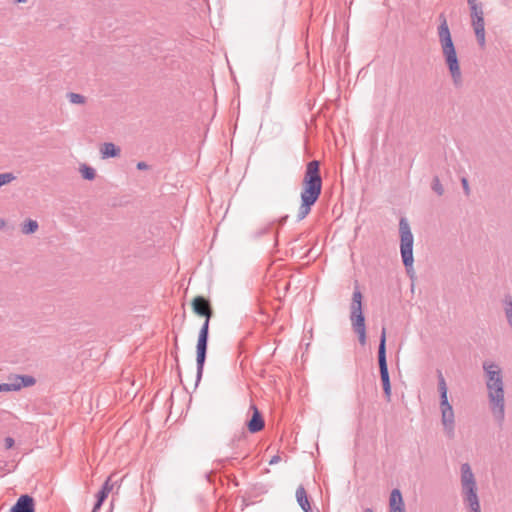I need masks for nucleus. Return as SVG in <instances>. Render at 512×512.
Instances as JSON below:
<instances>
[{
  "label": "nucleus",
  "mask_w": 512,
  "mask_h": 512,
  "mask_svg": "<svg viewBox=\"0 0 512 512\" xmlns=\"http://www.w3.org/2000/svg\"><path fill=\"white\" fill-rule=\"evenodd\" d=\"M322 192V177L320 173V161L312 160L306 164L300 194L301 204L297 213V220L307 217L312 207L319 199Z\"/></svg>",
  "instance_id": "nucleus-1"
},
{
  "label": "nucleus",
  "mask_w": 512,
  "mask_h": 512,
  "mask_svg": "<svg viewBox=\"0 0 512 512\" xmlns=\"http://www.w3.org/2000/svg\"><path fill=\"white\" fill-rule=\"evenodd\" d=\"M191 306L193 312L196 315L205 317V321L202 324L198 334L196 345V384H198L202 378L204 365L206 361L209 338V323L211 318L213 317V308L210 300L201 295L194 297V299L191 302Z\"/></svg>",
  "instance_id": "nucleus-2"
},
{
  "label": "nucleus",
  "mask_w": 512,
  "mask_h": 512,
  "mask_svg": "<svg viewBox=\"0 0 512 512\" xmlns=\"http://www.w3.org/2000/svg\"><path fill=\"white\" fill-rule=\"evenodd\" d=\"M438 20L439 26L437 28V35L441 47L442 56L449 71V74L451 76L453 85L456 88H459L463 84V76L460 68V62L458 59L457 51L452 40L451 32L445 14L441 13L438 17Z\"/></svg>",
  "instance_id": "nucleus-3"
},
{
  "label": "nucleus",
  "mask_w": 512,
  "mask_h": 512,
  "mask_svg": "<svg viewBox=\"0 0 512 512\" xmlns=\"http://www.w3.org/2000/svg\"><path fill=\"white\" fill-rule=\"evenodd\" d=\"M489 408L493 418L501 427L505 420V390L503 375L486 380Z\"/></svg>",
  "instance_id": "nucleus-4"
},
{
  "label": "nucleus",
  "mask_w": 512,
  "mask_h": 512,
  "mask_svg": "<svg viewBox=\"0 0 512 512\" xmlns=\"http://www.w3.org/2000/svg\"><path fill=\"white\" fill-rule=\"evenodd\" d=\"M438 391L440 394V412L443 431L448 439L455 438V414L448 401V388L441 371H438Z\"/></svg>",
  "instance_id": "nucleus-5"
},
{
  "label": "nucleus",
  "mask_w": 512,
  "mask_h": 512,
  "mask_svg": "<svg viewBox=\"0 0 512 512\" xmlns=\"http://www.w3.org/2000/svg\"><path fill=\"white\" fill-rule=\"evenodd\" d=\"M460 486L461 497L465 508L480 505L476 478L469 463L461 464Z\"/></svg>",
  "instance_id": "nucleus-6"
},
{
  "label": "nucleus",
  "mask_w": 512,
  "mask_h": 512,
  "mask_svg": "<svg viewBox=\"0 0 512 512\" xmlns=\"http://www.w3.org/2000/svg\"><path fill=\"white\" fill-rule=\"evenodd\" d=\"M362 299L363 295L356 286L350 304V321L353 331L358 335L359 343L364 346L366 344V326L362 310Z\"/></svg>",
  "instance_id": "nucleus-7"
},
{
  "label": "nucleus",
  "mask_w": 512,
  "mask_h": 512,
  "mask_svg": "<svg viewBox=\"0 0 512 512\" xmlns=\"http://www.w3.org/2000/svg\"><path fill=\"white\" fill-rule=\"evenodd\" d=\"M399 233H400V252L402 257L403 265L407 272L413 268V243L414 237L411 232L410 225L405 217H401L399 221Z\"/></svg>",
  "instance_id": "nucleus-8"
},
{
  "label": "nucleus",
  "mask_w": 512,
  "mask_h": 512,
  "mask_svg": "<svg viewBox=\"0 0 512 512\" xmlns=\"http://www.w3.org/2000/svg\"><path fill=\"white\" fill-rule=\"evenodd\" d=\"M378 364L380 370V378L383 386L384 395L387 401L391 399V383L387 365L386 357V328L383 327L381 331L379 346H378Z\"/></svg>",
  "instance_id": "nucleus-9"
},
{
  "label": "nucleus",
  "mask_w": 512,
  "mask_h": 512,
  "mask_svg": "<svg viewBox=\"0 0 512 512\" xmlns=\"http://www.w3.org/2000/svg\"><path fill=\"white\" fill-rule=\"evenodd\" d=\"M10 512H35V500L28 494L21 495L11 507Z\"/></svg>",
  "instance_id": "nucleus-10"
},
{
  "label": "nucleus",
  "mask_w": 512,
  "mask_h": 512,
  "mask_svg": "<svg viewBox=\"0 0 512 512\" xmlns=\"http://www.w3.org/2000/svg\"><path fill=\"white\" fill-rule=\"evenodd\" d=\"M250 409L253 411V414L251 419L247 421L246 426L250 433H257L264 428L265 422L261 412L254 404L251 405Z\"/></svg>",
  "instance_id": "nucleus-11"
},
{
  "label": "nucleus",
  "mask_w": 512,
  "mask_h": 512,
  "mask_svg": "<svg viewBox=\"0 0 512 512\" xmlns=\"http://www.w3.org/2000/svg\"><path fill=\"white\" fill-rule=\"evenodd\" d=\"M389 512H405V505L399 489H393L389 499Z\"/></svg>",
  "instance_id": "nucleus-12"
},
{
  "label": "nucleus",
  "mask_w": 512,
  "mask_h": 512,
  "mask_svg": "<svg viewBox=\"0 0 512 512\" xmlns=\"http://www.w3.org/2000/svg\"><path fill=\"white\" fill-rule=\"evenodd\" d=\"M471 25L473 27L477 42L481 48L485 47L486 39H485V22L484 18H477L471 20Z\"/></svg>",
  "instance_id": "nucleus-13"
},
{
  "label": "nucleus",
  "mask_w": 512,
  "mask_h": 512,
  "mask_svg": "<svg viewBox=\"0 0 512 512\" xmlns=\"http://www.w3.org/2000/svg\"><path fill=\"white\" fill-rule=\"evenodd\" d=\"M482 367L485 373L486 380H490L503 375L502 368L493 361H484Z\"/></svg>",
  "instance_id": "nucleus-14"
},
{
  "label": "nucleus",
  "mask_w": 512,
  "mask_h": 512,
  "mask_svg": "<svg viewBox=\"0 0 512 512\" xmlns=\"http://www.w3.org/2000/svg\"><path fill=\"white\" fill-rule=\"evenodd\" d=\"M296 500L304 512H312L309 497L303 485L298 486V488L296 489Z\"/></svg>",
  "instance_id": "nucleus-15"
},
{
  "label": "nucleus",
  "mask_w": 512,
  "mask_h": 512,
  "mask_svg": "<svg viewBox=\"0 0 512 512\" xmlns=\"http://www.w3.org/2000/svg\"><path fill=\"white\" fill-rule=\"evenodd\" d=\"M102 158H113L120 155V148L111 142L104 143L100 149Z\"/></svg>",
  "instance_id": "nucleus-16"
},
{
  "label": "nucleus",
  "mask_w": 512,
  "mask_h": 512,
  "mask_svg": "<svg viewBox=\"0 0 512 512\" xmlns=\"http://www.w3.org/2000/svg\"><path fill=\"white\" fill-rule=\"evenodd\" d=\"M246 439H247V433L244 430H242L233 436L229 445L233 449H238V450L242 451L243 446L246 444Z\"/></svg>",
  "instance_id": "nucleus-17"
},
{
  "label": "nucleus",
  "mask_w": 512,
  "mask_h": 512,
  "mask_svg": "<svg viewBox=\"0 0 512 512\" xmlns=\"http://www.w3.org/2000/svg\"><path fill=\"white\" fill-rule=\"evenodd\" d=\"M505 317L508 325L512 328V296L506 294L502 300Z\"/></svg>",
  "instance_id": "nucleus-18"
},
{
  "label": "nucleus",
  "mask_w": 512,
  "mask_h": 512,
  "mask_svg": "<svg viewBox=\"0 0 512 512\" xmlns=\"http://www.w3.org/2000/svg\"><path fill=\"white\" fill-rule=\"evenodd\" d=\"M36 380L29 375L17 376L16 381L14 382L15 389L20 390L22 387H28L34 385Z\"/></svg>",
  "instance_id": "nucleus-19"
},
{
  "label": "nucleus",
  "mask_w": 512,
  "mask_h": 512,
  "mask_svg": "<svg viewBox=\"0 0 512 512\" xmlns=\"http://www.w3.org/2000/svg\"><path fill=\"white\" fill-rule=\"evenodd\" d=\"M39 228L38 222L33 219L25 220L21 225V232L25 235L35 233Z\"/></svg>",
  "instance_id": "nucleus-20"
},
{
  "label": "nucleus",
  "mask_w": 512,
  "mask_h": 512,
  "mask_svg": "<svg viewBox=\"0 0 512 512\" xmlns=\"http://www.w3.org/2000/svg\"><path fill=\"white\" fill-rule=\"evenodd\" d=\"M469 8H470L471 20H474L477 18H484L483 7L480 2L470 4Z\"/></svg>",
  "instance_id": "nucleus-21"
},
{
  "label": "nucleus",
  "mask_w": 512,
  "mask_h": 512,
  "mask_svg": "<svg viewBox=\"0 0 512 512\" xmlns=\"http://www.w3.org/2000/svg\"><path fill=\"white\" fill-rule=\"evenodd\" d=\"M80 172H81L82 177L86 180L91 181V180H94L96 177L95 169L86 164H83L80 167Z\"/></svg>",
  "instance_id": "nucleus-22"
},
{
  "label": "nucleus",
  "mask_w": 512,
  "mask_h": 512,
  "mask_svg": "<svg viewBox=\"0 0 512 512\" xmlns=\"http://www.w3.org/2000/svg\"><path fill=\"white\" fill-rule=\"evenodd\" d=\"M67 98L72 104H85L86 103V97L81 94H78V93L69 92V93H67Z\"/></svg>",
  "instance_id": "nucleus-23"
},
{
  "label": "nucleus",
  "mask_w": 512,
  "mask_h": 512,
  "mask_svg": "<svg viewBox=\"0 0 512 512\" xmlns=\"http://www.w3.org/2000/svg\"><path fill=\"white\" fill-rule=\"evenodd\" d=\"M431 188L438 196H442L444 194V187L438 176L433 178Z\"/></svg>",
  "instance_id": "nucleus-24"
},
{
  "label": "nucleus",
  "mask_w": 512,
  "mask_h": 512,
  "mask_svg": "<svg viewBox=\"0 0 512 512\" xmlns=\"http://www.w3.org/2000/svg\"><path fill=\"white\" fill-rule=\"evenodd\" d=\"M16 177L13 173L7 172V173H1L0 174V187L3 185L9 184L13 180H15Z\"/></svg>",
  "instance_id": "nucleus-25"
},
{
  "label": "nucleus",
  "mask_w": 512,
  "mask_h": 512,
  "mask_svg": "<svg viewBox=\"0 0 512 512\" xmlns=\"http://www.w3.org/2000/svg\"><path fill=\"white\" fill-rule=\"evenodd\" d=\"M16 391L14 383H1L0 392Z\"/></svg>",
  "instance_id": "nucleus-26"
},
{
  "label": "nucleus",
  "mask_w": 512,
  "mask_h": 512,
  "mask_svg": "<svg viewBox=\"0 0 512 512\" xmlns=\"http://www.w3.org/2000/svg\"><path fill=\"white\" fill-rule=\"evenodd\" d=\"M114 484L111 483V478L109 477L103 484L101 490L109 494L113 490Z\"/></svg>",
  "instance_id": "nucleus-27"
},
{
  "label": "nucleus",
  "mask_w": 512,
  "mask_h": 512,
  "mask_svg": "<svg viewBox=\"0 0 512 512\" xmlns=\"http://www.w3.org/2000/svg\"><path fill=\"white\" fill-rule=\"evenodd\" d=\"M461 184H462L465 195L469 196L470 195V187H469L468 180L465 177H463L461 179Z\"/></svg>",
  "instance_id": "nucleus-28"
},
{
  "label": "nucleus",
  "mask_w": 512,
  "mask_h": 512,
  "mask_svg": "<svg viewBox=\"0 0 512 512\" xmlns=\"http://www.w3.org/2000/svg\"><path fill=\"white\" fill-rule=\"evenodd\" d=\"M14 439L12 437H6L4 439V445L6 449H11L14 446Z\"/></svg>",
  "instance_id": "nucleus-29"
},
{
  "label": "nucleus",
  "mask_w": 512,
  "mask_h": 512,
  "mask_svg": "<svg viewBox=\"0 0 512 512\" xmlns=\"http://www.w3.org/2000/svg\"><path fill=\"white\" fill-rule=\"evenodd\" d=\"M109 494H107L106 492L100 490L97 494H96V498H97V501H101V502H104L106 500V498L108 497Z\"/></svg>",
  "instance_id": "nucleus-30"
},
{
  "label": "nucleus",
  "mask_w": 512,
  "mask_h": 512,
  "mask_svg": "<svg viewBox=\"0 0 512 512\" xmlns=\"http://www.w3.org/2000/svg\"><path fill=\"white\" fill-rule=\"evenodd\" d=\"M467 512H481V506L475 505L473 507L466 508Z\"/></svg>",
  "instance_id": "nucleus-31"
},
{
  "label": "nucleus",
  "mask_w": 512,
  "mask_h": 512,
  "mask_svg": "<svg viewBox=\"0 0 512 512\" xmlns=\"http://www.w3.org/2000/svg\"><path fill=\"white\" fill-rule=\"evenodd\" d=\"M148 167H149L148 164L145 162L141 161V162L137 163V169H139V170H146V169H148Z\"/></svg>",
  "instance_id": "nucleus-32"
},
{
  "label": "nucleus",
  "mask_w": 512,
  "mask_h": 512,
  "mask_svg": "<svg viewBox=\"0 0 512 512\" xmlns=\"http://www.w3.org/2000/svg\"><path fill=\"white\" fill-rule=\"evenodd\" d=\"M103 503H104V502H101V501H97V500H96V503L94 504V507H93L92 512H97V511L101 508V506H102V504H103Z\"/></svg>",
  "instance_id": "nucleus-33"
},
{
  "label": "nucleus",
  "mask_w": 512,
  "mask_h": 512,
  "mask_svg": "<svg viewBox=\"0 0 512 512\" xmlns=\"http://www.w3.org/2000/svg\"><path fill=\"white\" fill-rule=\"evenodd\" d=\"M6 224H7L6 220L4 218H0V230L5 229Z\"/></svg>",
  "instance_id": "nucleus-34"
},
{
  "label": "nucleus",
  "mask_w": 512,
  "mask_h": 512,
  "mask_svg": "<svg viewBox=\"0 0 512 512\" xmlns=\"http://www.w3.org/2000/svg\"><path fill=\"white\" fill-rule=\"evenodd\" d=\"M288 215H285L279 219V225H284V223L287 221Z\"/></svg>",
  "instance_id": "nucleus-35"
},
{
  "label": "nucleus",
  "mask_w": 512,
  "mask_h": 512,
  "mask_svg": "<svg viewBox=\"0 0 512 512\" xmlns=\"http://www.w3.org/2000/svg\"><path fill=\"white\" fill-rule=\"evenodd\" d=\"M279 460H280V457H279V456H273L269 463H270V464H275V463H277Z\"/></svg>",
  "instance_id": "nucleus-36"
},
{
  "label": "nucleus",
  "mask_w": 512,
  "mask_h": 512,
  "mask_svg": "<svg viewBox=\"0 0 512 512\" xmlns=\"http://www.w3.org/2000/svg\"><path fill=\"white\" fill-rule=\"evenodd\" d=\"M478 0H467L468 5L477 3Z\"/></svg>",
  "instance_id": "nucleus-37"
},
{
  "label": "nucleus",
  "mask_w": 512,
  "mask_h": 512,
  "mask_svg": "<svg viewBox=\"0 0 512 512\" xmlns=\"http://www.w3.org/2000/svg\"><path fill=\"white\" fill-rule=\"evenodd\" d=\"M27 0H15L16 3H25Z\"/></svg>",
  "instance_id": "nucleus-38"
},
{
  "label": "nucleus",
  "mask_w": 512,
  "mask_h": 512,
  "mask_svg": "<svg viewBox=\"0 0 512 512\" xmlns=\"http://www.w3.org/2000/svg\"><path fill=\"white\" fill-rule=\"evenodd\" d=\"M364 512H373V510L371 508H366L364 509Z\"/></svg>",
  "instance_id": "nucleus-39"
},
{
  "label": "nucleus",
  "mask_w": 512,
  "mask_h": 512,
  "mask_svg": "<svg viewBox=\"0 0 512 512\" xmlns=\"http://www.w3.org/2000/svg\"><path fill=\"white\" fill-rule=\"evenodd\" d=\"M270 229V226L266 227L262 233H265L266 231H268Z\"/></svg>",
  "instance_id": "nucleus-40"
}]
</instances>
